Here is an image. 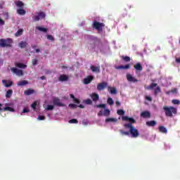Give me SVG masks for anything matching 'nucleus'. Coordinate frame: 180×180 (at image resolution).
Returning <instances> with one entry per match:
<instances>
[{
    "label": "nucleus",
    "mask_w": 180,
    "mask_h": 180,
    "mask_svg": "<svg viewBox=\"0 0 180 180\" xmlns=\"http://www.w3.org/2000/svg\"><path fill=\"white\" fill-rule=\"evenodd\" d=\"M69 123H70V124H77V123H78V120L72 119V120H69Z\"/></svg>",
    "instance_id": "37998d69"
},
{
    "label": "nucleus",
    "mask_w": 180,
    "mask_h": 180,
    "mask_svg": "<svg viewBox=\"0 0 180 180\" xmlns=\"http://www.w3.org/2000/svg\"><path fill=\"white\" fill-rule=\"evenodd\" d=\"M37 63H39V60L37 59H32V65H37Z\"/></svg>",
    "instance_id": "a18cd8bd"
},
{
    "label": "nucleus",
    "mask_w": 180,
    "mask_h": 180,
    "mask_svg": "<svg viewBox=\"0 0 180 180\" xmlns=\"http://www.w3.org/2000/svg\"><path fill=\"white\" fill-rule=\"evenodd\" d=\"M158 84L157 83H152L149 86L146 88V89H148V90L154 89V88H155V86H158Z\"/></svg>",
    "instance_id": "473e14b6"
},
{
    "label": "nucleus",
    "mask_w": 180,
    "mask_h": 180,
    "mask_svg": "<svg viewBox=\"0 0 180 180\" xmlns=\"http://www.w3.org/2000/svg\"><path fill=\"white\" fill-rule=\"evenodd\" d=\"M110 115V110L109 109H105L104 111H99L98 116H109Z\"/></svg>",
    "instance_id": "1a4fd4ad"
},
{
    "label": "nucleus",
    "mask_w": 180,
    "mask_h": 180,
    "mask_svg": "<svg viewBox=\"0 0 180 180\" xmlns=\"http://www.w3.org/2000/svg\"><path fill=\"white\" fill-rule=\"evenodd\" d=\"M172 103L174 105H179V100H176V99L172 100Z\"/></svg>",
    "instance_id": "de8ad7c7"
},
{
    "label": "nucleus",
    "mask_w": 180,
    "mask_h": 180,
    "mask_svg": "<svg viewBox=\"0 0 180 180\" xmlns=\"http://www.w3.org/2000/svg\"><path fill=\"white\" fill-rule=\"evenodd\" d=\"M58 80L60 81L61 82L68 81V76H67L66 75H60L59 76Z\"/></svg>",
    "instance_id": "a211bd4d"
},
{
    "label": "nucleus",
    "mask_w": 180,
    "mask_h": 180,
    "mask_svg": "<svg viewBox=\"0 0 180 180\" xmlns=\"http://www.w3.org/2000/svg\"><path fill=\"white\" fill-rule=\"evenodd\" d=\"M109 89V92L110 94H111V95H116V94H117V89H116V88L115 87H108Z\"/></svg>",
    "instance_id": "412c9836"
},
{
    "label": "nucleus",
    "mask_w": 180,
    "mask_h": 180,
    "mask_svg": "<svg viewBox=\"0 0 180 180\" xmlns=\"http://www.w3.org/2000/svg\"><path fill=\"white\" fill-rule=\"evenodd\" d=\"M41 79H46V77L45 76H42V77H41Z\"/></svg>",
    "instance_id": "774afa93"
},
{
    "label": "nucleus",
    "mask_w": 180,
    "mask_h": 180,
    "mask_svg": "<svg viewBox=\"0 0 180 180\" xmlns=\"http://www.w3.org/2000/svg\"><path fill=\"white\" fill-rule=\"evenodd\" d=\"M82 124H84V126H88V122L86 121H82Z\"/></svg>",
    "instance_id": "13d9d810"
},
{
    "label": "nucleus",
    "mask_w": 180,
    "mask_h": 180,
    "mask_svg": "<svg viewBox=\"0 0 180 180\" xmlns=\"http://www.w3.org/2000/svg\"><path fill=\"white\" fill-rule=\"evenodd\" d=\"M27 46V42L26 41H21L19 44V47H20V49H25Z\"/></svg>",
    "instance_id": "2f4dec72"
},
{
    "label": "nucleus",
    "mask_w": 180,
    "mask_h": 180,
    "mask_svg": "<svg viewBox=\"0 0 180 180\" xmlns=\"http://www.w3.org/2000/svg\"><path fill=\"white\" fill-rule=\"evenodd\" d=\"M92 72H97V73H99L101 72V66H94V65H91L90 67Z\"/></svg>",
    "instance_id": "2eb2a0df"
},
{
    "label": "nucleus",
    "mask_w": 180,
    "mask_h": 180,
    "mask_svg": "<svg viewBox=\"0 0 180 180\" xmlns=\"http://www.w3.org/2000/svg\"><path fill=\"white\" fill-rule=\"evenodd\" d=\"M90 96L94 102L99 101V95H98V94L96 93H93L92 94L90 95Z\"/></svg>",
    "instance_id": "f3484780"
},
{
    "label": "nucleus",
    "mask_w": 180,
    "mask_h": 180,
    "mask_svg": "<svg viewBox=\"0 0 180 180\" xmlns=\"http://www.w3.org/2000/svg\"><path fill=\"white\" fill-rule=\"evenodd\" d=\"M171 92L172 94H176L178 92V89H172Z\"/></svg>",
    "instance_id": "4d7b16f0"
},
{
    "label": "nucleus",
    "mask_w": 180,
    "mask_h": 180,
    "mask_svg": "<svg viewBox=\"0 0 180 180\" xmlns=\"http://www.w3.org/2000/svg\"><path fill=\"white\" fill-rule=\"evenodd\" d=\"M36 106H37V102H34V103L31 105V108H32V109H36Z\"/></svg>",
    "instance_id": "8fccbe9b"
},
{
    "label": "nucleus",
    "mask_w": 180,
    "mask_h": 180,
    "mask_svg": "<svg viewBox=\"0 0 180 180\" xmlns=\"http://www.w3.org/2000/svg\"><path fill=\"white\" fill-rule=\"evenodd\" d=\"M37 13L38 14L39 20L40 19H44V18H46V13H44V12H39V13Z\"/></svg>",
    "instance_id": "7c9ffc66"
},
{
    "label": "nucleus",
    "mask_w": 180,
    "mask_h": 180,
    "mask_svg": "<svg viewBox=\"0 0 180 180\" xmlns=\"http://www.w3.org/2000/svg\"><path fill=\"white\" fill-rule=\"evenodd\" d=\"M91 27H93V29H95L96 30H98V32H102L103 30V27H105V23L99 22L95 20L94 21Z\"/></svg>",
    "instance_id": "20e7f679"
},
{
    "label": "nucleus",
    "mask_w": 180,
    "mask_h": 180,
    "mask_svg": "<svg viewBox=\"0 0 180 180\" xmlns=\"http://www.w3.org/2000/svg\"><path fill=\"white\" fill-rule=\"evenodd\" d=\"M12 94H13V90L12 89H8L7 91H6V98H11V96H12Z\"/></svg>",
    "instance_id": "cd10ccee"
},
{
    "label": "nucleus",
    "mask_w": 180,
    "mask_h": 180,
    "mask_svg": "<svg viewBox=\"0 0 180 180\" xmlns=\"http://www.w3.org/2000/svg\"><path fill=\"white\" fill-rule=\"evenodd\" d=\"M15 67H18V68H27V65L23 64V63H15Z\"/></svg>",
    "instance_id": "5701e85b"
},
{
    "label": "nucleus",
    "mask_w": 180,
    "mask_h": 180,
    "mask_svg": "<svg viewBox=\"0 0 180 180\" xmlns=\"http://www.w3.org/2000/svg\"><path fill=\"white\" fill-rule=\"evenodd\" d=\"M141 117H143L144 119L151 117V114L148 111H143L141 113Z\"/></svg>",
    "instance_id": "4468645a"
},
{
    "label": "nucleus",
    "mask_w": 180,
    "mask_h": 180,
    "mask_svg": "<svg viewBox=\"0 0 180 180\" xmlns=\"http://www.w3.org/2000/svg\"><path fill=\"white\" fill-rule=\"evenodd\" d=\"M35 51H36V53H40V49H35Z\"/></svg>",
    "instance_id": "69168bd1"
},
{
    "label": "nucleus",
    "mask_w": 180,
    "mask_h": 180,
    "mask_svg": "<svg viewBox=\"0 0 180 180\" xmlns=\"http://www.w3.org/2000/svg\"><path fill=\"white\" fill-rule=\"evenodd\" d=\"M17 13L20 15H26V11L22 8H20L17 10Z\"/></svg>",
    "instance_id": "bb28decb"
},
{
    "label": "nucleus",
    "mask_w": 180,
    "mask_h": 180,
    "mask_svg": "<svg viewBox=\"0 0 180 180\" xmlns=\"http://www.w3.org/2000/svg\"><path fill=\"white\" fill-rule=\"evenodd\" d=\"M30 110H28L27 108H25L23 110H22V113H29Z\"/></svg>",
    "instance_id": "603ef678"
},
{
    "label": "nucleus",
    "mask_w": 180,
    "mask_h": 180,
    "mask_svg": "<svg viewBox=\"0 0 180 180\" xmlns=\"http://www.w3.org/2000/svg\"><path fill=\"white\" fill-rule=\"evenodd\" d=\"M94 79V76H87V77L84 79V85H88V84H91Z\"/></svg>",
    "instance_id": "f8f14e48"
},
{
    "label": "nucleus",
    "mask_w": 180,
    "mask_h": 180,
    "mask_svg": "<svg viewBox=\"0 0 180 180\" xmlns=\"http://www.w3.org/2000/svg\"><path fill=\"white\" fill-rule=\"evenodd\" d=\"M108 86V83L106 82H101L97 85V90L98 91H103L105 88Z\"/></svg>",
    "instance_id": "9d476101"
},
{
    "label": "nucleus",
    "mask_w": 180,
    "mask_h": 180,
    "mask_svg": "<svg viewBox=\"0 0 180 180\" xmlns=\"http://www.w3.org/2000/svg\"><path fill=\"white\" fill-rule=\"evenodd\" d=\"M3 85H4V86H6V88H9L11 86H12V85H13V82L11 81V80H6V79H3L1 81Z\"/></svg>",
    "instance_id": "6e6552de"
},
{
    "label": "nucleus",
    "mask_w": 180,
    "mask_h": 180,
    "mask_svg": "<svg viewBox=\"0 0 180 180\" xmlns=\"http://www.w3.org/2000/svg\"><path fill=\"white\" fill-rule=\"evenodd\" d=\"M176 63H177V64H180V58H176Z\"/></svg>",
    "instance_id": "bf43d9fd"
},
{
    "label": "nucleus",
    "mask_w": 180,
    "mask_h": 180,
    "mask_svg": "<svg viewBox=\"0 0 180 180\" xmlns=\"http://www.w3.org/2000/svg\"><path fill=\"white\" fill-rule=\"evenodd\" d=\"M134 68L136 70V71L141 72L143 71V66H141V63H138L134 65Z\"/></svg>",
    "instance_id": "dca6fc26"
},
{
    "label": "nucleus",
    "mask_w": 180,
    "mask_h": 180,
    "mask_svg": "<svg viewBox=\"0 0 180 180\" xmlns=\"http://www.w3.org/2000/svg\"><path fill=\"white\" fill-rule=\"evenodd\" d=\"M32 20H33V22H39V20H40V18L39 17V15L37 14V15H34L32 17Z\"/></svg>",
    "instance_id": "58836bf2"
},
{
    "label": "nucleus",
    "mask_w": 180,
    "mask_h": 180,
    "mask_svg": "<svg viewBox=\"0 0 180 180\" xmlns=\"http://www.w3.org/2000/svg\"><path fill=\"white\" fill-rule=\"evenodd\" d=\"M115 105L117 106H120V103L119 101H115Z\"/></svg>",
    "instance_id": "e2e57ef3"
},
{
    "label": "nucleus",
    "mask_w": 180,
    "mask_h": 180,
    "mask_svg": "<svg viewBox=\"0 0 180 180\" xmlns=\"http://www.w3.org/2000/svg\"><path fill=\"white\" fill-rule=\"evenodd\" d=\"M53 103L54 106H58L59 108L65 106V104L61 103V101L60 98H58V97L53 98Z\"/></svg>",
    "instance_id": "39448f33"
},
{
    "label": "nucleus",
    "mask_w": 180,
    "mask_h": 180,
    "mask_svg": "<svg viewBox=\"0 0 180 180\" xmlns=\"http://www.w3.org/2000/svg\"><path fill=\"white\" fill-rule=\"evenodd\" d=\"M163 110L165 111V116H167V117H172V116H174L173 115H176L177 113V110L174 106H170V107L164 106Z\"/></svg>",
    "instance_id": "f03ea898"
},
{
    "label": "nucleus",
    "mask_w": 180,
    "mask_h": 180,
    "mask_svg": "<svg viewBox=\"0 0 180 180\" xmlns=\"http://www.w3.org/2000/svg\"><path fill=\"white\" fill-rule=\"evenodd\" d=\"M125 129H129V134H131V137L136 139L140 136L139 133V130L134 128V126L131 124H124V125Z\"/></svg>",
    "instance_id": "f257e3e1"
},
{
    "label": "nucleus",
    "mask_w": 180,
    "mask_h": 180,
    "mask_svg": "<svg viewBox=\"0 0 180 180\" xmlns=\"http://www.w3.org/2000/svg\"><path fill=\"white\" fill-rule=\"evenodd\" d=\"M78 107L80 108V109H84V108H85V106H84L82 104L79 105Z\"/></svg>",
    "instance_id": "680f3d73"
},
{
    "label": "nucleus",
    "mask_w": 180,
    "mask_h": 180,
    "mask_svg": "<svg viewBox=\"0 0 180 180\" xmlns=\"http://www.w3.org/2000/svg\"><path fill=\"white\" fill-rule=\"evenodd\" d=\"M70 97L72 99H75V96L73 94H70Z\"/></svg>",
    "instance_id": "0e129e2a"
},
{
    "label": "nucleus",
    "mask_w": 180,
    "mask_h": 180,
    "mask_svg": "<svg viewBox=\"0 0 180 180\" xmlns=\"http://www.w3.org/2000/svg\"><path fill=\"white\" fill-rule=\"evenodd\" d=\"M122 57V60H124V61H125L126 63H129V62H130L131 61V58H130V57H129V56H121Z\"/></svg>",
    "instance_id": "c9c22d12"
},
{
    "label": "nucleus",
    "mask_w": 180,
    "mask_h": 180,
    "mask_svg": "<svg viewBox=\"0 0 180 180\" xmlns=\"http://www.w3.org/2000/svg\"><path fill=\"white\" fill-rule=\"evenodd\" d=\"M37 30H39V32H42L43 33H47L49 30L47 28H44L43 27H36Z\"/></svg>",
    "instance_id": "393cba45"
},
{
    "label": "nucleus",
    "mask_w": 180,
    "mask_h": 180,
    "mask_svg": "<svg viewBox=\"0 0 180 180\" xmlns=\"http://www.w3.org/2000/svg\"><path fill=\"white\" fill-rule=\"evenodd\" d=\"M146 99L147 101H149V102H151V101H153V98L151 97L148 96H146Z\"/></svg>",
    "instance_id": "6e6d98bb"
},
{
    "label": "nucleus",
    "mask_w": 180,
    "mask_h": 180,
    "mask_svg": "<svg viewBox=\"0 0 180 180\" xmlns=\"http://www.w3.org/2000/svg\"><path fill=\"white\" fill-rule=\"evenodd\" d=\"M105 122H113L114 123H116L117 122V119L116 118H108L105 120Z\"/></svg>",
    "instance_id": "4c0bfd02"
},
{
    "label": "nucleus",
    "mask_w": 180,
    "mask_h": 180,
    "mask_svg": "<svg viewBox=\"0 0 180 180\" xmlns=\"http://www.w3.org/2000/svg\"><path fill=\"white\" fill-rule=\"evenodd\" d=\"M69 106L71 108V109L77 108V104H70Z\"/></svg>",
    "instance_id": "3c124183"
},
{
    "label": "nucleus",
    "mask_w": 180,
    "mask_h": 180,
    "mask_svg": "<svg viewBox=\"0 0 180 180\" xmlns=\"http://www.w3.org/2000/svg\"><path fill=\"white\" fill-rule=\"evenodd\" d=\"M85 104H86V105H92V100H91V99H86V100L85 101Z\"/></svg>",
    "instance_id": "49530a36"
},
{
    "label": "nucleus",
    "mask_w": 180,
    "mask_h": 180,
    "mask_svg": "<svg viewBox=\"0 0 180 180\" xmlns=\"http://www.w3.org/2000/svg\"><path fill=\"white\" fill-rule=\"evenodd\" d=\"M11 71L13 72V74H16L18 77H22L23 75V71L16 68H11Z\"/></svg>",
    "instance_id": "0eeeda50"
},
{
    "label": "nucleus",
    "mask_w": 180,
    "mask_h": 180,
    "mask_svg": "<svg viewBox=\"0 0 180 180\" xmlns=\"http://www.w3.org/2000/svg\"><path fill=\"white\" fill-rule=\"evenodd\" d=\"M96 108H102L103 109H105V108H106V104H98V105H94Z\"/></svg>",
    "instance_id": "a19ab883"
},
{
    "label": "nucleus",
    "mask_w": 180,
    "mask_h": 180,
    "mask_svg": "<svg viewBox=\"0 0 180 180\" xmlns=\"http://www.w3.org/2000/svg\"><path fill=\"white\" fill-rule=\"evenodd\" d=\"M54 109V105H48L46 110H53Z\"/></svg>",
    "instance_id": "79ce46f5"
},
{
    "label": "nucleus",
    "mask_w": 180,
    "mask_h": 180,
    "mask_svg": "<svg viewBox=\"0 0 180 180\" xmlns=\"http://www.w3.org/2000/svg\"><path fill=\"white\" fill-rule=\"evenodd\" d=\"M107 103H108V105L112 106V105H113L115 103V101H113V99L112 98H108L107 100Z\"/></svg>",
    "instance_id": "e433bc0d"
},
{
    "label": "nucleus",
    "mask_w": 180,
    "mask_h": 180,
    "mask_svg": "<svg viewBox=\"0 0 180 180\" xmlns=\"http://www.w3.org/2000/svg\"><path fill=\"white\" fill-rule=\"evenodd\" d=\"M159 131H160V133H163L165 134H167V133H168V130L164 126L159 127Z\"/></svg>",
    "instance_id": "b1692460"
},
{
    "label": "nucleus",
    "mask_w": 180,
    "mask_h": 180,
    "mask_svg": "<svg viewBox=\"0 0 180 180\" xmlns=\"http://www.w3.org/2000/svg\"><path fill=\"white\" fill-rule=\"evenodd\" d=\"M46 120V117H44V115L38 116V120Z\"/></svg>",
    "instance_id": "09e8293b"
},
{
    "label": "nucleus",
    "mask_w": 180,
    "mask_h": 180,
    "mask_svg": "<svg viewBox=\"0 0 180 180\" xmlns=\"http://www.w3.org/2000/svg\"><path fill=\"white\" fill-rule=\"evenodd\" d=\"M122 120L126 121V122H129V123H127V124H134L136 123V120L133 117H129L127 116H123L122 117Z\"/></svg>",
    "instance_id": "423d86ee"
},
{
    "label": "nucleus",
    "mask_w": 180,
    "mask_h": 180,
    "mask_svg": "<svg viewBox=\"0 0 180 180\" xmlns=\"http://www.w3.org/2000/svg\"><path fill=\"white\" fill-rule=\"evenodd\" d=\"M117 115H119L120 116H123V115H124L125 112H124V110H118L117 111Z\"/></svg>",
    "instance_id": "ea45409f"
},
{
    "label": "nucleus",
    "mask_w": 180,
    "mask_h": 180,
    "mask_svg": "<svg viewBox=\"0 0 180 180\" xmlns=\"http://www.w3.org/2000/svg\"><path fill=\"white\" fill-rule=\"evenodd\" d=\"M120 133L122 136H129L130 135L129 131H123V129H120Z\"/></svg>",
    "instance_id": "72a5a7b5"
},
{
    "label": "nucleus",
    "mask_w": 180,
    "mask_h": 180,
    "mask_svg": "<svg viewBox=\"0 0 180 180\" xmlns=\"http://www.w3.org/2000/svg\"><path fill=\"white\" fill-rule=\"evenodd\" d=\"M115 68L117 70H129L130 68V65H118Z\"/></svg>",
    "instance_id": "aec40b11"
},
{
    "label": "nucleus",
    "mask_w": 180,
    "mask_h": 180,
    "mask_svg": "<svg viewBox=\"0 0 180 180\" xmlns=\"http://www.w3.org/2000/svg\"><path fill=\"white\" fill-rule=\"evenodd\" d=\"M3 16H9V13L8 12L3 13Z\"/></svg>",
    "instance_id": "052dcab7"
},
{
    "label": "nucleus",
    "mask_w": 180,
    "mask_h": 180,
    "mask_svg": "<svg viewBox=\"0 0 180 180\" xmlns=\"http://www.w3.org/2000/svg\"><path fill=\"white\" fill-rule=\"evenodd\" d=\"M127 79L129 82H139V79H136L134 77H132L131 75H127Z\"/></svg>",
    "instance_id": "9b49d317"
},
{
    "label": "nucleus",
    "mask_w": 180,
    "mask_h": 180,
    "mask_svg": "<svg viewBox=\"0 0 180 180\" xmlns=\"http://www.w3.org/2000/svg\"><path fill=\"white\" fill-rule=\"evenodd\" d=\"M160 92H161V87H160V86H158L154 90L155 96H157V95H158Z\"/></svg>",
    "instance_id": "c85d7f7f"
},
{
    "label": "nucleus",
    "mask_w": 180,
    "mask_h": 180,
    "mask_svg": "<svg viewBox=\"0 0 180 180\" xmlns=\"http://www.w3.org/2000/svg\"><path fill=\"white\" fill-rule=\"evenodd\" d=\"M12 43H13V39L11 38L8 39H0V47H12Z\"/></svg>",
    "instance_id": "7ed1b4c3"
},
{
    "label": "nucleus",
    "mask_w": 180,
    "mask_h": 180,
    "mask_svg": "<svg viewBox=\"0 0 180 180\" xmlns=\"http://www.w3.org/2000/svg\"><path fill=\"white\" fill-rule=\"evenodd\" d=\"M15 5L18 6V8H23V6H25V4L20 1H15Z\"/></svg>",
    "instance_id": "c756f323"
},
{
    "label": "nucleus",
    "mask_w": 180,
    "mask_h": 180,
    "mask_svg": "<svg viewBox=\"0 0 180 180\" xmlns=\"http://www.w3.org/2000/svg\"><path fill=\"white\" fill-rule=\"evenodd\" d=\"M32 49H36V45L35 44H33L31 46Z\"/></svg>",
    "instance_id": "338daca9"
},
{
    "label": "nucleus",
    "mask_w": 180,
    "mask_h": 180,
    "mask_svg": "<svg viewBox=\"0 0 180 180\" xmlns=\"http://www.w3.org/2000/svg\"><path fill=\"white\" fill-rule=\"evenodd\" d=\"M23 34V29H19L17 32H15V37H19Z\"/></svg>",
    "instance_id": "a878e982"
},
{
    "label": "nucleus",
    "mask_w": 180,
    "mask_h": 180,
    "mask_svg": "<svg viewBox=\"0 0 180 180\" xmlns=\"http://www.w3.org/2000/svg\"><path fill=\"white\" fill-rule=\"evenodd\" d=\"M33 94H36V90L32 89H28L24 91V95H25V96L33 95Z\"/></svg>",
    "instance_id": "ddd939ff"
},
{
    "label": "nucleus",
    "mask_w": 180,
    "mask_h": 180,
    "mask_svg": "<svg viewBox=\"0 0 180 180\" xmlns=\"http://www.w3.org/2000/svg\"><path fill=\"white\" fill-rule=\"evenodd\" d=\"M48 40H51V41H54V37L53 35H47L46 36Z\"/></svg>",
    "instance_id": "c03bdc74"
},
{
    "label": "nucleus",
    "mask_w": 180,
    "mask_h": 180,
    "mask_svg": "<svg viewBox=\"0 0 180 180\" xmlns=\"http://www.w3.org/2000/svg\"><path fill=\"white\" fill-rule=\"evenodd\" d=\"M73 102L75 103H80L81 101H79L78 98H75V99H73Z\"/></svg>",
    "instance_id": "5fc2aeb1"
},
{
    "label": "nucleus",
    "mask_w": 180,
    "mask_h": 180,
    "mask_svg": "<svg viewBox=\"0 0 180 180\" xmlns=\"http://www.w3.org/2000/svg\"><path fill=\"white\" fill-rule=\"evenodd\" d=\"M29 84V82L27 80H22L19 82L17 85L18 86H25V85H27Z\"/></svg>",
    "instance_id": "4be33fe9"
},
{
    "label": "nucleus",
    "mask_w": 180,
    "mask_h": 180,
    "mask_svg": "<svg viewBox=\"0 0 180 180\" xmlns=\"http://www.w3.org/2000/svg\"><path fill=\"white\" fill-rule=\"evenodd\" d=\"M146 126L148 127H154V126H157V122L154 120L146 122Z\"/></svg>",
    "instance_id": "6ab92c4d"
},
{
    "label": "nucleus",
    "mask_w": 180,
    "mask_h": 180,
    "mask_svg": "<svg viewBox=\"0 0 180 180\" xmlns=\"http://www.w3.org/2000/svg\"><path fill=\"white\" fill-rule=\"evenodd\" d=\"M4 112H6L8 110V112H15V109L11 107H5L3 108Z\"/></svg>",
    "instance_id": "f704fd0d"
},
{
    "label": "nucleus",
    "mask_w": 180,
    "mask_h": 180,
    "mask_svg": "<svg viewBox=\"0 0 180 180\" xmlns=\"http://www.w3.org/2000/svg\"><path fill=\"white\" fill-rule=\"evenodd\" d=\"M4 25H5V21L0 18V26H4Z\"/></svg>",
    "instance_id": "864d4df0"
}]
</instances>
